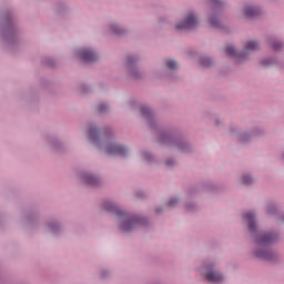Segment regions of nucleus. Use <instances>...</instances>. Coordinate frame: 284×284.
Returning <instances> with one entry per match:
<instances>
[{
    "label": "nucleus",
    "mask_w": 284,
    "mask_h": 284,
    "mask_svg": "<svg viewBox=\"0 0 284 284\" xmlns=\"http://www.w3.org/2000/svg\"><path fill=\"white\" fill-rule=\"evenodd\" d=\"M196 16L194 13H189L185 18L184 22L175 26L176 30H192V28H196Z\"/></svg>",
    "instance_id": "nucleus-1"
},
{
    "label": "nucleus",
    "mask_w": 284,
    "mask_h": 284,
    "mask_svg": "<svg viewBox=\"0 0 284 284\" xmlns=\"http://www.w3.org/2000/svg\"><path fill=\"white\" fill-rule=\"evenodd\" d=\"M128 150H125V148L119 145V144H114V143H110L106 145V154H114L118 156H125Z\"/></svg>",
    "instance_id": "nucleus-2"
},
{
    "label": "nucleus",
    "mask_w": 284,
    "mask_h": 284,
    "mask_svg": "<svg viewBox=\"0 0 284 284\" xmlns=\"http://www.w3.org/2000/svg\"><path fill=\"white\" fill-rule=\"evenodd\" d=\"M80 59L82 61H87L88 63H92L97 59V54L88 49H82L80 52Z\"/></svg>",
    "instance_id": "nucleus-3"
},
{
    "label": "nucleus",
    "mask_w": 284,
    "mask_h": 284,
    "mask_svg": "<svg viewBox=\"0 0 284 284\" xmlns=\"http://www.w3.org/2000/svg\"><path fill=\"white\" fill-rule=\"evenodd\" d=\"M274 239H276V235L268 233V234H264L260 239H257L256 243H257V245H270V243H272V241H274Z\"/></svg>",
    "instance_id": "nucleus-4"
},
{
    "label": "nucleus",
    "mask_w": 284,
    "mask_h": 284,
    "mask_svg": "<svg viewBox=\"0 0 284 284\" xmlns=\"http://www.w3.org/2000/svg\"><path fill=\"white\" fill-rule=\"evenodd\" d=\"M139 223V220L133 219V220H125L122 225H121V231L122 232H132V227Z\"/></svg>",
    "instance_id": "nucleus-5"
},
{
    "label": "nucleus",
    "mask_w": 284,
    "mask_h": 284,
    "mask_svg": "<svg viewBox=\"0 0 284 284\" xmlns=\"http://www.w3.org/2000/svg\"><path fill=\"white\" fill-rule=\"evenodd\" d=\"M206 281L210 283H221L223 281V275L216 273V272H209L205 276Z\"/></svg>",
    "instance_id": "nucleus-6"
},
{
    "label": "nucleus",
    "mask_w": 284,
    "mask_h": 284,
    "mask_svg": "<svg viewBox=\"0 0 284 284\" xmlns=\"http://www.w3.org/2000/svg\"><path fill=\"white\" fill-rule=\"evenodd\" d=\"M245 220L248 223V230H251V232H254V230H256V223L254 222V213L252 212L246 213Z\"/></svg>",
    "instance_id": "nucleus-7"
},
{
    "label": "nucleus",
    "mask_w": 284,
    "mask_h": 284,
    "mask_svg": "<svg viewBox=\"0 0 284 284\" xmlns=\"http://www.w3.org/2000/svg\"><path fill=\"white\" fill-rule=\"evenodd\" d=\"M244 14L245 17H258V14H261V10L254 7H246L244 10Z\"/></svg>",
    "instance_id": "nucleus-8"
},
{
    "label": "nucleus",
    "mask_w": 284,
    "mask_h": 284,
    "mask_svg": "<svg viewBox=\"0 0 284 284\" xmlns=\"http://www.w3.org/2000/svg\"><path fill=\"white\" fill-rule=\"evenodd\" d=\"M255 256H257V258H264L265 261H271L272 260V252H270V251H257L255 253Z\"/></svg>",
    "instance_id": "nucleus-9"
},
{
    "label": "nucleus",
    "mask_w": 284,
    "mask_h": 284,
    "mask_svg": "<svg viewBox=\"0 0 284 284\" xmlns=\"http://www.w3.org/2000/svg\"><path fill=\"white\" fill-rule=\"evenodd\" d=\"M246 52H251L252 50H258V42L256 41H247L245 45Z\"/></svg>",
    "instance_id": "nucleus-10"
},
{
    "label": "nucleus",
    "mask_w": 284,
    "mask_h": 284,
    "mask_svg": "<svg viewBox=\"0 0 284 284\" xmlns=\"http://www.w3.org/2000/svg\"><path fill=\"white\" fill-rule=\"evenodd\" d=\"M84 181L85 183H88V185L97 184V179L94 178V175H85Z\"/></svg>",
    "instance_id": "nucleus-11"
},
{
    "label": "nucleus",
    "mask_w": 284,
    "mask_h": 284,
    "mask_svg": "<svg viewBox=\"0 0 284 284\" xmlns=\"http://www.w3.org/2000/svg\"><path fill=\"white\" fill-rule=\"evenodd\" d=\"M104 207L106 212H116L118 214H120V211L116 210V205L112 203L106 204Z\"/></svg>",
    "instance_id": "nucleus-12"
},
{
    "label": "nucleus",
    "mask_w": 284,
    "mask_h": 284,
    "mask_svg": "<svg viewBox=\"0 0 284 284\" xmlns=\"http://www.w3.org/2000/svg\"><path fill=\"white\" fill-rule=\"evenodd\" d=\"M225 52L226 54H229V57H236V49H234V47H226Z\"/></svg>",
    "instance_id": "nucleus-13"
},
{
    "label": "nucleus",
    "mask_w": 284,
    "mask_h": 284,
    "mask_svg": "<svg viewBox=\"0 0 284 284\" xmlns=\"http://www.w3.org/2000/svg\"><path fill=\"white\" fill-rule=\"evenodd\" d=\"M166 68H169V70H176V61L168 60L166 61Z\"/></svg>",
    "instance_id": "nucleus-14"
},
{
    "label": "nucleus",
    "mask_w": 284,
    "mask_h": 284,
    "mask_svg": "<svg viewBox=\"0 0 284 284\" xmlns=\"http://www.w3.org/2000/svg\"><path fill=\"white\" fill-rule=\"evenodd\" d=\"M140 112H141L142 116H148V114H150V108L141 106Z\"/></svg>",
    "instance_id": "nucleus-15"
},
{
    "label": "nucleus",
    "mask_w": 284,
    "mask_h": 284,
    "mask_svg": "<svg viewBox=\"0 0 284 284\" xmlns=\"http://www.w3.org/2000/svg\"><path fill=\"white\" fill-rule=\"evenodd\" d=\"M97 132H98L97 128L95 126H91L89 129V136H90V139H94V135L97 134Z\"/></svg>",
    "instance_id": "nucleus-16"
},
{
    "label": "nucleus",
    "mask_w": 284,
    "mask_h": 284,
    "mask_svg": "<svg viewBox=\"0 0 284 284\" xmlns=\"http://www.w3.org/2000/svg\"><path fill=\"white\" fill-rule=\"evenodd\" d=\"M242 183H244L245 185H250V183H252V178L250 175L243 176Z\"/></svg>",
    "instance_id": "nucleus-17"
},
{
    "label": "nucleus",
    "mask_w": 284,
    "mask_h": 284,
    "mask_svg": "<svg viewBox=\"0 0 284 284\" xmlns=\"http://www.w3.org/2000/svg\"><path fill=\"white\" fill-rule=\"evenodd\" d=\"M210 23H211V26H214L215 28H219V26H221V23L219 22V20L216 18H210Z\"/></svg>",
    "instance_id": "nucleus-18"
},
{
    "label": "nucleus",
    "mask_w": 284,
    "mask_h": 284,
    "mask_svg": "<svg viewBox=\"0 0 284 284\" xmlns=\"http://www.w3.org/2000/svg\"><path fill=\"white\" fill-rule=\"evenodd\" d=\"M272 48H273V50H281V48H283V43H281V42H274V43L272 44Z\"/></svg>",
    "instance_id": "nucleus-19"
},
{
    "label": "nucleus",
    "mask_w": 284,
    "mask_h": 284,
    "mask_svg": "<svg viewBox=\"0 0 284 284\" xmlns=\"http://www.w3.org/2000/svg\"><path fill=\"white\" fill-rule=\"evenodd\" d=\"M202 65H204L205 68H207V65H210V59H203L201 61Z\"/></svg>",
    "instance_id": "nucleus-20"
},
{
    "label": "nucleus",
    "mask_w": 284,
    "mask_h": 284,
    "mask_svg": "<svg viewBox=\"0 0 284 284\" xmlns=\"http://www.w3.org/2000/svg\"><path fill=\"white\" fill-rule=\"evenodd\" d=\"M178 200H171L169 201V207H174V205H176Z\"/></svg>",
    "instance_id": "nucleus-21"
},
{
    "label": "nucleus",
    "mask_w": 284,
    "mask_h": 284,
    "mask_svg": "<svg viewBox=\"0 0 284 284\" xmlns=\"http://www.w3.org/2000/svg\"><path fill=\"white\" fill-rule=\"evenodd\" d=\"M108 106L105 104L99 105V112H104Z\"/></svg>",
    "instance_id": "nucleus-22"
},
{
    "label": "nucleus",
    "mask_w": 284,
    "mask_h": 284,
    "mask_svg": "<svg viewBox=\"0 0 284 284\" xmlns=\"http://www.w3.org/2000/svg\"><path fill=\"white\" fill-rule=\"evenodd\" d=\"M112 32H114V34H121V29H114V27H112Z\"/></svg>",
    "instance_id": "nucleus-23"
},
{
    "label": "nucleus",
    "mask_w": 284,
    "mask_h": 284,
    "mask_svg": "<svg viewBox=\"0 0 284 284\" xmlns=\"http://www.w3.org/2000/svg\"><path fill=\"white\" fill-rule=\"evenodd\" d=\"M214 1V3H221V1L220 0H213Z\"/></svg>",
    "instance_id": "nucleus-24"
},
{
    "label": "nucleus",
    "mask_w": 284,
    "mask_h": 284,
    "mask_svg": "<svg viewBox=\"0 0 284 284\" xmlns=\"http://www.w3.org/2000/svg\"><path fill=\"white\" fill-rule=\"evenodd\" d=\"M128 63H132V60L129 59V60H128Z\"/></svg>",
    "instance_id": "nucleus-25"
}]
</instances>
